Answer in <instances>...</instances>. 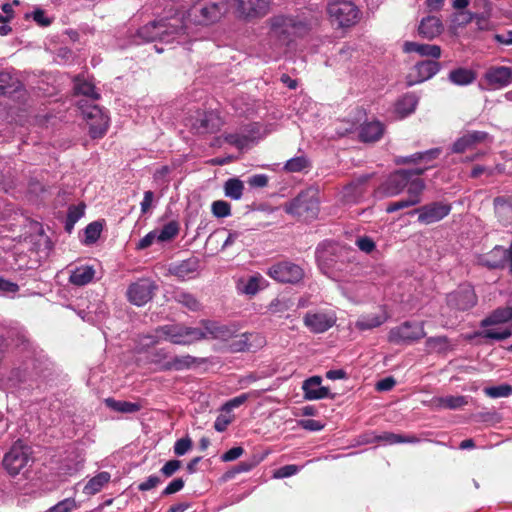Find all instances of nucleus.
I'll return each mask as SVG.
<instances>
[{
    "instance_id": "1",
    "label": "nucleus",
    "mask_w": 512,
    "mask_h": 512,
    "mask_svg": "<svg viewBox=\"0 0 512 512\" xmlns=\"http://www.w3.org/2000/svg\"><path fill=\"white\" fill-rule=\"evenodd\" d=\"M185 14L177 9H170L168 15L159 17L137 30V36L145 42L159 40L170 43L186 34Z\"/></svg>"
},
{
    "instance_id": "2",
    "label": "nucleus",
    "mask_w": 512,
    "mask_h": 512,
    "mask_svg": "<svg viewBox=\"0 0 512 512\" xmlns=\"http://www.w3.org/2000/svg\"><path fill=\"white\" fill-rule=\"evenodd\" d=\"M284 210L287 214L304 221L317 219L320 212L319 190L308 187L300 191L296 197L285 203Z\"/></svg>"
},
{
    "instance_id": "3",
    "label": "nucleus",
    "mask_w": 512,
    "mask_h": 512,
    "mask_svg": "<svg viewBox=\"0 0 512 512\" xmlns=\"http://www.w3.org/2000/svg\"><path fill=\"white\" fill-rule=\"evenodd\" d=\"M270 36L276 39L281 45L288 46L296 38L308 34L309 26L307 23L296 20L291 17L274 16L269 19Z\"/></svg>"
},
{
    "instance_id": "4",
    "label": "nucleus",
    "mask_w": 512,
    "mask_h": 512,
    "mask_svg": "<svg viewBox=\"0 0 512 512\" xmlns=\"http://www.w3.org/2000/svg\"><path fill=\"white\" fill-rule=\"evenodd\" d=\"M228 9V0H198L187 11V17L194 24L209 25L219 21Z\"/></svg>"
},
{
    "instance_id": "5",
    "label": "nucleus",
    "mask_w": 512,
    "mask_h": 512,
    "mask_svg": "<svg viewBox=\"0 0 512 512\" xmlns=\"http://www.w3.org/2000/svg\"><path fill=\"white\" fill-rule=\"evenodd\" d=\"M327 13L333 25L338 28H350L355 26L360 18V9L348 0H334L328 3Z\"/></svg>"
},
{
    "instance_id": "6",
    "label": "nucleus",
    "mask_w": 512,
    "mask_h": 512,
    "mask_svg": "<svg viewBox=\"0 0 512 512\" xmlns=\"http://www.w3.org/2000/svg\"><path fill=\"white\" fill-rule=\"evenodd\" d=\"M156 333L172 344L189 346L196 341L206 339V333L201 328L188 327L182 324H167L159 326Z\"/></svg>"
},
{
    "instance_id": "7",
    "label": "nucleus",
    "mask_w": 512,
    "mask_h": 512,
    "mask_svg": "<svg viewBox=\"0 0 512 512\" xmlns=\"http://www.w3.org/2000/svg\"><path fill=\"white\" fill-rule=\"evenodd\" d=\"M431 166L417 167L413 169H400L390 174L387 180L382 184L383 193L386 196H395L400 194L408 185L409 180L414 176L422 175Z\"/></svg>"
},
{
    "instance_id": "8",
    "label": "nucleus",
    "mask_w": 512,
    "mask_h": 512,
    "mask_svg": "<svg viewBox=\"0 0 512 512\" xmlns=\"http://www.w3.org/2000/svg\"><path fill=\"white\" fill-rule=\"evenodd\" d=\"M426 336L424 322L415 323L405 321L400 325L390 329L388 341L392 344H404L418 341Z\"/></svg>"
},
{
    "instance_id": "9",
    "label": "nucleus",
    "mask_w": 512,
    "mask_h": 512,
    "mask_svg": "<svg viewBox=\"0 0 512 512\" xmlns=\"http://www.w3.org/2000/svg\"><path fill=\"white\" fill-rule=\"evenodd\" d=\"M237 17L245 22H253L270 12V0H234Z\"/></svg>"
},
{
    "instance_id": "10",
    "label": "nucleus",
    "mask_w": 512,
    "mask_h": 512,
    "mask_svg": "<svg viewBox=\"0 0 512 512\" xmlns=\"http://www.w3.org/2000/svg\"><path fill=\"white\" fill-rule=\"evenodd\" d=\"M157 288L158 287L153 280L149 278H141L129 285L126 296L131 304L143 306L153 298Z\"/></svg>"
},
{
    "instance_id": "11",
    "label": "nucleus",
    "mask_w": 512,
    "mask_h": 512,
    "mask_svg": "<svg viewBox=\"0 0 512 512\" xmlns=\"http://www.w3.org/2000/svg\"><path fill=\"white\" fill-rule=\"evenodd\" d=\"M223 124L222 118L214 111H197L191 118V130L199 135L216 133Z\"/></svg>"
},
{
    "instance_id": "12",
    "label": "nucleus",
    "mask_w": 512,
    "mask_h": 512,
    "mask_svg": "<svg viewBox=\"0 0 512 512\" xmlns=\"http://www.w3.org/2000/svg\"><path fill=\"white\" fill-rule=\"evenodd\" d=\"M268 275L280 283L296 284L303 279L304 270L295 263L283 261L272 265Z\"/></svg>"
},
{
    "instance_id": "13",
    "label": "nucleus",
    "mask_w": 512,
    "mask_h": 512,
    "mask_svg": "<svg viewBox=\"0 0 512 512\" xmlns=\"http://www.w3.org/2000/svg\"><path fill=\"white\" fill-rule=\"evenodd\" d=\"M371 177V174H363L351 180L341 190V201L347 205L360 203L368 191Z\"/></svg>"
},
{
    "instance_id": "14",
    "label": "nucleus",
    "mask_w": 512,
    "mask_h": 512,
    "mask_svg": "<svg viewBox=\"0 0 512 512\" xmlns=\"http://www.w3.org/2000/svg\"><path fill=\"white\" fill-rule=\"evenodd\" d=\"M451 205L440 201L431 202L414 209L409 214H418V222L429 225L444 219L451 211Z\"/></svg>"
},
{
    "instance_id": "15",
    "label": "nucleus",
    "mask_w": 512,
    "mask_h": 512,
    "mask_svg": "<svg viewBox=\"0 0 512 512\" xmlns=\"http://www.w3.org/2000/svg\"><path fill=\"white\" fill-rule=\"evenodd\" d=\"M482 88L497 90L512 83V68L507 66H492L483 75Z\"/></svg>"
},
{
    "instance_id": "16",
    "label": "nucleus",
    "mask_w": 512,
    "mask_h": 512,
    "mask_svg": "<svg viewBox=\"0 0 512 512\" xmlns=\"http://www.w3.org/2000/svg\"><path fill=\"white\" fill-rule=\"evenodd\" d=\"M83 116L89 126V134L92 138H101L109 126V117L97 105H91L83 110Z\"/></svg>"
},
{
    "instance_id": "17",
    "label": "nucleus",
    "mask_w": 512,
    "mask_h": 512,
    "mask_svg": "<svg viewBox=\"0 0 512 512\" xmlns=\"http://www.w3.org/2000/svg\"><path fill=\"white\" fill-rule=\"evenodd\" d=\"M336 314L332 311H309L303 317L304 325L312 333H324L333 327L336 323Z\"/></svg>"
},
{
    "instance_id": "18",
    "label": "nucleus",
    "mask_w": 512,
    "mask_h": 512,
    "mask_svg": "<svg viewBox=\"0 0 512 512\" xmlns=\"http://www.w3.org/2000/svg\"><path fill=\"white\" fill-rule=\"evenodd\" d=\"M440 68V63L435 60L417 62L406 76L407 86L411 87L432 78L439 72Z\"/></svg>"
},
{
    "instance_id": "19",
    "label": "nucleus",
    "mask_w": 512,
    "mask_h": 512,
    "mask_svg": "<svg viewBox=\"0 0 512 512\" xmlns=\"http://www.w3.org/2000/svg\"><path fill=\"white\" fill-rule=\"evenodd\" d=\"M30 460L27 449L15 443L3 458V466L11 476H16Z\"/></svg>"
},
{
    "instance_id": "20",
    "label": "nucleus",
    "mask_w": 512,
    "mask_h": 512,
    "mask_svg": "<svg viewBox=\"0 0 512 512\" xmlns=\"http://www.w3.org/2000/svg\"><path fill=\"white\" fill-rule=\"evenodd\" d=\"M448 305L459 311H467L477 304V295L470 285L460 286L447 297Z\"/></svg>"
},
{
    "instance_id": "21",
    "label": "nucleus",
    "mask_w": 512,
    "mask_h": 512,
    "mask_svg": "<svg viewBox=\"0 0 512 512\" xmlns=\"http://www.w3.org/2000/svg\"><path fill=\"white\" fill-rule=\"evenodd\" d=\"M488 139L489 134L485 131H467L453 143L451 151L457 154L464 153L477 148L478 145L485 143Z\"/></svg>"
},
{
    "instance_id": "22",
    "label": "nucleus",
    "mask_w": 512,
    "mask_h": 512,
    "mask_svg": "<svg viewBox=\"0 0 512 512\" xmlns=\"http://www.w3.org/2000/svg\"><path fill=\"white\" fill-rule=\"evenodd\" d=\"M265 340L258 333H243L234 337L230 342V348L233 352L256 351L262 347Z\"/></svg>"
},
{
    "instance_id": "23",
    "label": "nucleus",
    "mask_w": 512,
    "mask_h": 512,
    "mask_svg": "<svg viewBox=\"0 0 512 512\" xmlns=\"http://www.w3.org/2000/svg\"><path fill=\"white\" fill-rule=\"evenodd\" d=\"M200 266V260L197 257H190L179 263H172L169 265L168 273L177 277L180 280H185L195 274Z\"/></svg>"
},
{
    "instance_id": "24",
    "label": "nucleus",
    "mask_w": 512,
    "mask_h": 512,
    "mask_svg": "<svg viewBox=\"0 0 512 512\" xmlns=\"http://www.w3.org/2000/svg\"><path fill=\"white\" fill-rule=\"evenodd\" d=\"M320 376H312L303 382L304 397L307 400H319L329 397V388L321 386Z\"/></svg>"
},
{
    "instance_id": "25",
    "label": "nucleus",
    "mask_w": 512,
    "mask_h": 512,
    "mask_svg": "<svg viewBox=\"0 0 512 512\" xmlns=\"http://www.w3.org/2000/svg\"><path fill=\"white\" fill-rule=\"evenodd\" d=\"M383 134L384 125L379 121H371L360 126L358 137L361 142L373 143L379 141Z\"/></svg>"
},
{
    "instance_id": "26",
    "label": "nucleus",
    "mask_w": 512,
    "mask_h": 512,
    "mask_svg": "<svg viewBox=\"0 0 512 512\" xmlns=\"http://www.w3.org/2000/svg\"><path fill=\"white\" fill-rule=\"evenodd\" d=\"M442 31L443 24L441 20L436 16L424 17L418 26L419 35L428 40H432L439 36Z\"/></svg>"
},
{
    "instance_id": "27",
    "label": "nucleus",
    "mask_w": 512,
    "mask_h": 512,
    "mask_svg": "<svg viewBox=\"0 0 512 512\" xmlns=\"http://www.w3.org/2000/svg\"><path fill=\"white\" fill-rule=\"evenodd\" d=\"M171 352L167 348H153L147 352V362L159 372H168Z\"/></svg>"
},
{
    "instance_id": "28",
    "label": "nucleus",
    "mask_w": 512,
    "mask_h": 512,
    "mask_svg": "<svg viewBox=\"0 0 512 512\" xmlns=\"http://www.w3.org/2000/svg\"><path fill=\"white\" fill-rule=\"evenodd\" d=\"M494 211L498 221L503 226L512 224V197H496Z\"/></svg>"
},
{
    "instance_id": "29",
    "label": "nucleus",
    "mask_w": 512,
    "mask_h": 512,
    "mask_svg": "<svg viewBox=\"0 0 512 512\" xmlns=\"http://www.w3.org/2000/svg\"><path fill=\"white\" fill-rule=\"evenodd\" d=\"M405 53L416 52L421 56L438 59L441 56V48L435 44H420L417 42L406 41L403 45Z\"/></svg>"
},
{
    "instance_id": "30",
    "label": "nucleus",
    "mask_w": 512,
    "mask_h": 512,
    "mask_svg": "<svg viewBox=\"0 0 512 512\" xmlns=\"http://www.w3.org/2000/svg\"><path fill=\"white\" fill-rule=\"evenodd\" d=\"M512 320V307H498L487 317L481 320L480 326L483 328L504 324Z\"/></svg>"
},
{
    "instance_id": "31",
    "label": "nucleus",
    "mask_w": 512,
    "mask_h": 512,
    "mask_svg": "<svg viewBox=\"0 0 512 512\" xmlns=\"http://www.w3.org/2000/svg\"><path fill=\"white\" fill-rule=\"evenodd\" d=\"M95 276V269L90 265L78 266L71 270L69 282L75 286H85L92 282Z\"/></svg>"
},
{
    "instance_id": "32",
    "label": "nucleus",
    "mask_w": 512,
    "mask_h": 512,
    "mask_svg": "<svg viewBox=\"0 0 512 512\" xmlns=\"http://www.w3.org/2000/svg\"><path fill=\"white\" fill-rule=\"evenodd\" d=\"M425 347L428 353L445 354L453 350L454 345L447 336L441 335L428 337L425 342Z\"/></svg>"
},
{
    "instance_id": "33",
    "label": "nucleus",
    "mask_w": 512,
    "mask_h": 512,
    "mask_svg": "<svg viewBox=\"0 0 512 512\" xmlns=\"http://www.w3.org/2000/svg\"><path fill=\"white\" fill-rule=\"evenodd\" d=\"M201 361H199L196 357L185 354V355H172L170 357V364L168 366V372L170 371H183V370H189L194 365L200 364Z\"/></svg>"
},
{
    "instance_id": "34",
    "label": "nucleus",
    "mask_w": 512,
    "mask_h": 512,
    "mask_svg": "<svg viewBox=\"0 0 512 512\" xmlns=\"http://www.w3.org/2000/svg\"><path fill=\"white\" fill-rule=\"evenodd\" d=\"M476 77L475 71L463 67L451 70L448 75L449 81L458 86L469 85L476 80Z\"/></svg>"
},
{
    "instance_id": "35",
    "label": "nucleus",
    "mask_w": 512,
    "mask_h": 512,
    "mask_svg": "<svg viewBox=\"0 0 512 512\" xmlns=\"http://www.w3.org/2000/svg\"><path fill=\"white\" fill-rule=\"evenodd\" d=\"M22 84L8 71L0 72V96L11 95L20 90Z\"/></svg>"
},
{
    "instance_id": "36",
    "label": "nucleus",
    "mask_w": 512,
    "mask_h": 512,
    "mask_svg": "<svg viewBox=\"0 0 512 512\" xmlns=\"http://www.w3.org/2000/svg\"><path fill=\"white\" fill-rule=\"evenodd\" d=\"M418 101L414 93H406L396 102L395 110L401 117H406L415 111Z\"/></svg>"
},
{
    "instance_id": "37",
    "label": "nucleus",
    "mask_w": 512,
    "mask_h": 512,
    "mask_svg": "<svg viewBox=\"0 0 512 512\" xmlns=\"http://www.w3.org/2000/svg\"><path fill=\"white\" fill-rule=\"evenodd\" d=\"M201 323L204 326L202 331L206 333V338L226 339L231 336V330L225 325H219L209 320H203Z\"/></svg>"
},
{
    "instance_id": "38",
    "label": "nucleus",
    "mask_w": 512,
    "mask_h": 512,
    "mask_svg": "<svg viewBox=\"0 0 512 512\" xmlns=\"http://www.w3.org/2000/svg\"><path fill=\"white\" fill-rule=\"evenodd\" d=\"M201 323L204 326L202 331L206 333V338L226 339L231 336V330L225 325H219L209 320H203Z\"/></svg>"
},
{
    "instance_id": "39",
    "label": "nucleus",
    "mask_w": 512,
    "mask_h": 512,
    "mask_svg": "<svg viewBox=\"0 0 512 512\" xmlns=\"http://www.w3.org/2000/svg\"><path fill=\"white\" fill-rule=\"evenodd\" d=\"M105 405L113 411L123 414H133L141 409V405L136 402L121 401L114 398H106Z\"/></svg>"
},
{
    "instance_id": "40",
    "label": "nucleus",
    "mask_w": 512,
    "mask_h": 512,
    "mask_svg": "<svg viewBox=\"0 0 512 512\" xmlns=\"http://www.w3.org/2000/svg\"><path fill=\"white\" fill-rule=\"evenodd\" d=\"M440 154L439 149H431L427 150L425 152H417L410 156H400L397 158L398 164H409V163H420L422 161H431L435 158H437Z\"/></svg>"
},
{
    "instance_id": "41",
    "label": "nucleus",
    "mask_w": 512,
    "mask_h": 512,
    "mask_svg": "<svg viewBox=\"0 0 512 512\" xmlns=\"http://www.w3.org/2000/svg\"><path fill=\"white\" fill-rule=\"evenodd\" d=\"M375 440L378 442H384L389 445L399 444V443H416L419 439L415 435H402L395 434L392 432H383L380 435L375 437Z\"/></svg>"
},
{
    "instance_id": "42",
    "label": "nucleus",
    "mask_w": 512,
    "mask_h": 512,
    "mask_svg": "<svg viewBox=\"0 0 512 512\" xmlns=\"http://www.w3.org/2000/svg\"><path fill=\"white\" fill-rule=\"evenodd\" d=\"M110 481V474L108 472H100L93 478H91L84 487V492L86 494H96L98 493L105 484Z\"/></svg>"
},
{
    "instance_id": "43",
    "label": "nucleus",
    "mask_w": 512,
    "mask_h": 512,
    "mask_svg": "<svg viewBox=\"0 0 512 512\" xmlns=\"http://www.w3.org/2000/svg\"><path fill=\"white\" fill-rule=\"evenodd\" d=\"M434 402L438 407L445 409H458L468 404L467 398L465 396L452 395L436 398Z\"/></svg>"
},
{
    "instance_id": "44",
    "label": "nucleus",
    "mask_w": 512,
    "mask_h": 512,
    "mask_svg": "<svg viewBox=\"0 0 512 512\" xmlns=\"http://www.w3.org/2000/svg\"><path fill=\"white\" fill-rule=\"evenodd\" d=\"M407 187V198H409L411 201H415V205L419 204L421 202V194L425 189L424 181L418 178V176H414L409 180Z\"/></svg>"
},
{
    "instance_id": "45",
    "label": "nucleus",
    "mask_w": 512,
    "mask_h": 512,
    "mask_svg": "<svg viewBox=\"0 0 512 512\" xmlns=\"http://www.w3.org/2000/svg\"><path fill=\"white\" fill-rule=\"evenodd\" d=\"M244 191V184L238 178H230L224 184L225 195L233 200L241 199Z\"/></svg>"
},
{
    "instance_id": "46",
    "label": "nucleus",
    "mask_w": 512,
    "mask_h": 512,
    "mask_svg": "<svg viewBox=\"0 0 512 512\" xmlns=\"http://www.w3.org/2000/svg\"><path fill=\"white\" fill-rule=\"evenodd\" d=\"M310 166L309 159L305 155H300L289 159L283 169L288 173H298L308 169Z\"/></svg>"
},
{
    "instance_id": "47",
    "label": "nucleus",
    "mask_w": 512,
    "mask_h": 512,
    "mask_svg": "<svg viewBox=\"0 0 512 512\" xmlns=\"http://www.w3.org/2000/svg\"><path fill=\"white\" fill-rule=\"evenodd\" d=\"M385 317L380 315H366L359 318L356 322V328L360 331L370 330L381 326L385 322Z\"/></svg>"
},
{
    "instance_id": "48",
    "label": "nucleus",
    "mask_w": 512,
    "mask_h": 512,
    "mask_svg": "<svg viewBox=\"0 0 512 512\" xmlns=\"http://www.w3.org/2000/svg\"><path fill=\"white\" fill-rule=\"evenodd\" d=\"M74 89L77 94L87 96L93 100L99 98V94L95 91V86L85 79H81L79 76L75 78Z\"/></svg>"
},
{
    "instance_id": "49",
    "label": "nucleus",
    "mask_w": 512,
    "mask_h": 512,
    "mask_svg": "<svg viewBox=\"0 0 512 512\" xmlns=\"http://www.w3.org/2000/svg\"><path fill=\"white\" fill-rule=\"evenodd\" d=\"M174 299L177 303L186 307L191 311H198L200 309V302L196 299V297L188 292L179 291L174 295Z\"/></svg>"
},
{
    "instance_id": "50",
    "label": "nucleus",
    "mask_w": 512,
    "mask_h": 512,
    "mask_svg": "<svg viewBox=\"0 0 512 512\" xmlns=\"http://www.w3.org/2000/svg\"><path fill=\"white\" fill-rule=\"evenodd\" d=\"M179 229V223L177 221H170L157 233V240L160 242L170 241L178 235Z\"/></svg>"
},
{
    "instance_id": "51",
    "label": "nucleus",
    "mask_w": 512,
    "mask_h": 512,
    "mask_svg": "<svg viewBox=\"0 0 512 512\" xmlns=\"http://www.w3.org/2000/svg\"><path fill=\"white\" fill-rule=\"evenodd\" d=\"M223 139L226 143L236 147L238 150H243L250 142V137L238 133H225Z\"/></svg>"
},
{
    "instance_id": "52",
    "label": "nucleus",
    "mask_w": 512,
    "mask_h": 512,
    "mask_svg": "<svg viewBox=\"0 0 512 512\" xmlns=\"http://www.w3.org/2000/svg\"><path fill=\"white\" fill-rule=\"evenodd\" d=\"M103 223L101 221H94L87 225L85 228V243H95L101 235Z\"/></svg>"
},
{
    "instance_id": "53",
    "label": "nucleus",
    "mask_w": 512,
    "mask_h": 512,
    "mask_svg": "<svg viewBox=\"0 0 512 512\" xmlns=\"http://www.w3.org/2000/svg\"><path fill=\"white\" fill-rule=\"evenodd\" d=\"M84 215V205H72L68 209L65 228L70 231L75 223Z\"/></svg>"
},
{
    "instance_id": "54",
    "label": "nucleus",
    "mask_w": 512,
    "mask_h": 512,
    "mask_svg": "<svg viewBox=\"0 0 512 512\" xmlns=\"http://www.w3.org/2000/svg\"><path fill=\"white\" fill-rule=\"evenodd\" d=\"M484 393L490 398L509 397L512 395V386L510 384H502L499 386L486 387Z\"/></svg>"
},
{
    "instance_id": "55",
    "label": "nucleus",
    "mask_w": 512,
    "mask_h": 512,
    "mask_svg": "<svg viewBox=\"0 0 512 512\" xmlns=\"http://www.w3.org/2000/svg\"><path fill=\"white\" fill-rule=\"evenodd\" d=\"M473 4L476 8L482 9L483 11L481 12V14L469 13V18L466 20V22H470L473 19H477L478 21L485 20L488 17L491 10L490 2L488 0H473Z\"/></svg>"
},
{
    "instance_id": "56",
    "label": "nucleus",
    "mask_w": 512,
    "mask_h": 512,
    "mask_svg": "<svg viewBox=\"0 0 512 512\" xmlns=\"http://www.w3.org/2000/svg\"><path fill=\"white\" fill-rule=\"evenodd\" d=\"M212 213L218 218H224L231 214V205L223 200H217L212 203Z\"/></svg>"
},
{
    "instance_id": "57",
    "label": "nucleus",
    "mask_w": 512,
    "mask_h": 512,
    "mask_svg": "<svg viewBox=\"0 0 512 512\" xmlns=\"http://www.w3.org/2000/svg\"><path fill=\"white\" fill-rule=\"evenodd\" d=\"M477 335H479L483 338H489V339L501 341V340H505V339L509 338L512 335V331H511V329H508V328H506L500 332L495 331L494 329H486L482 332L477 333Z\"/></svg>"
},
{
    "instance_id": "58",
    "label": "nucleus",
    "mask_w": 512,
    "mask_h": 512,
    "mask_svg": "<svg viewBox=\"0 0 512 512\" xmlns=\"http://www.w3.org/2000/svg\"><path fill=\"white\" fill-rule=\"evenodd\" d=\"M77 507L76 501L74 498H66L54 506L50 507L45 512H71Z\"/></svg>"
},
{
    "instance_id": "59",
    "label": "nucleus",
    "mask_w": 512,
    "mask_h": 512,
    "mask_svg": "<svg viewBox=\"0 0 512 512\" xmlns=\"http://www.w3.org/2000/svg\"><path fill=\"white\" fill-rule=\"evenodd\" d=\"M192 444L189 436L178 439L174 444V454L177 456L185 455L192 448Z\"/></svg>"
},
{
    "instance_id": "60",
    "label": "nucleus",
    "mask_w": 512,
    "mask_h": 512,
    "mask_svg": "<svg viewBox=\"0 0 512 512\" xmlns=\"http://www.w3.org/2000/svg\"><path fill=\"white\" fill-rule=\"evenodd\" d=\"M181 461L177 459L169 460L164 464V466L161 468L160 472L166 477L169 478L173 476L180 468H181Z\"/></svg>"
},
{
    "instance_id": "61",
    "label": "nucleus",
    "mask_w": 512,
    "mask_h": 512,
    "mask_svg": "<svg viewBox=\"0 0 512 512\" xmlns=\"http://www.w3.org/2000/svg\"><path fill=\"white\" fill-rule=\"evenodd\" d=\"M356 246L362 251V252H365L367 254L371 253L372 251L375 250L376 248V244L375 242L373 241L372 238L368 237V236H362V237H359L357 238L356 240Z\"/></svg>"
},
{
    "instance_id": "62",
    "label": "nucleus",
    "mask_w": 512,
    "mask_h": 512,
    "mask_svg": "<svg viewBox=\"0 0 512 512\" xmlns=\"http://www.w3.org/2000/svg\"><path fill=\"white\" fill-rule=\"evenodd\" d=\"M415 205V201H411L409 198L407 199H402V200H399V201H395V202H391L387 205L386 207V212L387 213H393V212H396L398 210H401V209H404V208H408V207H411V206H414Z\"/></svg>"
},
{
    "instance_id": "63",
    "label": "nucleus",
    "mask_w": 512,
    "mask_h": 512,
    "mask_svg": "<svg viewBox=\"0 0 512 512\" xmlns=\"http://www.w3.org/2000/svg\"><path fill=\"white\" fill-rule=\"evenodd\" d=\"M184 480L182 478H176L172 480L167 487L162 491V496H168L179 492L184 487Z\"/></svg>"
},
{
    "instance_id": "64",
    "label": "nucleus",
    "mask_w": 512,
    "mask_h": 512,
    "mask_svg": "<svg viewBox=\"0 0 512 512\" xmlns=\"http://www.w3.org/2000/svg\"><path fill=\"white\" fill-rule=\"evenodd\" d=\"M289 308V305L286 301H283V300H280V299H275L273 300L269 307H268V310L271 314H274V315H277V314H282L284 312H286Z\"/></svg>"
}]
</instances>
